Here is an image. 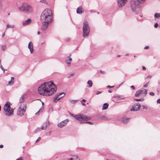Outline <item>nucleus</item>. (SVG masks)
Here are the masks:
<instances>
[{
	"instance_id": "nucleus-1",
	"label": "nucleus",
	"mask_w": 160,
	"mask_h": 160,
	"mask_svg": "<svg viewBox=\"0 0 160 160\" xmlns=\"http://www.w3.org/2000/svg\"><path fill=\"white\" fill-rule=\"evenodd\" d=\"M57 88L53 82H45L40 86L38 88V93L40 95L49 96L56 92Z\"/></svg>"
},
{
	"instance_id": "nucleus-2",
	"label": "nucleus",
	"mask_w": 160,
	"mask_h": 160,
	"mask_svg": "<svg viewBox=\"0 0 160 160\" xmlns=\"http://www.w3.org/2000/svg\"><path fill=\"white\" fill-rule=\"evenodd\" d=\"M53 18L52 11L49 9L46 8L41 13L40 20L42 22H51Z\"/></svg>"
},
{
	"instance_id": "nucleus-3",
	"label": "nucleus",
	"mask_w": 160,
	"mask_h": 160,
	"mask_svg": "<svg viewBox=\"0 0 160 160\" xmlns=\"http://www.w3.org/2000/svg\"><path fill=\"white\" fill-rule=\"evenodd\" d=\"M71 115L79 121L80 123L86 122L91 125L93 124L92 122H86L91 119V118L90 117H88L86 115H82L81 114L75 115L73 114H71Z\"/></svg>"
},
{
	"instance_id": "nucleus-4",
	"label": "nucleus",
	"mask_w": 160,
	"mask_h": 160,
	"mask_svg": "<svg viewBox=\"0 0 160 160\" xmlns=\"http://www.w3.org/2000/svg\"><path fill=\"white\" fill-rule=\"evenodd\" d=\"M18 8L19 10L28 13H31L33 11L32 7L27 3H23Z\"/></svg>"
},
{
	"instance_id": "nucleus-5",
	"label": "nucleus",
	"mask_w": 160,
	"mask_h": 160,
	"mask_svg": "<svg viewBox=\"0 0 160 160\" xmlns=\"http://www.w3.org/2000/svg\"><path fill=\"white\" fill-rule=\"evenodd\" d=\"M90 32V28L88 22L85 21L83 27V36L85 37L88 35Z\"/></svg>"
},
{
	"instance_id": "nucleus-6",
	"label": "nucleus",
	"mask_w": 160,
	"mask_h": 160,
	"mask_svg": "<svg viewBox=\"0 0 160 160\" xmlns=\"http://www.w3.org/2000/svg\"><path fill=\"white\" fill-rule=\"evenodd\" d=\"M147 94V91L144 89L139 90L136 91L135 94L136 97L141 96L142 97H145Z\"/></svg>"
},
{
	"instance_id": "nucleus-7",
	"label": "nucleus",
	"mask_w": 160,
	"mask_h": 160,
	"mask_svg": "<svg viewBox=\"0 0 160 160\" xmlns=\"http://www.w3.org/2000/svg\"><path fill=\"white\" fill-rule=\"evenodd\" d=\"M140 3L138 0H132L131 1L130 4L131 6L133 11H135L138 8L139 4Z\"/></svg>"
},
{
	"instance_id": "nucleus-8",
	"label": "nucleus",
	"mask_w": 160,
	"mask_h": 160,
	"mask_svg": "<svg viewBox=\"0 0 160 160\" xmlns=\"http://www.w3.org/2000/svg\"><path fill=\"white\" fill-rule=\"evenodd\" d=\"M12 104L10 102H7L4 106L3 110H14L15 108H12Z\"/></svg>"
},
{
	"instance_id": "nucleus-9",
	"label": "nucleus",
	"mask_w": 160,
	"mask_h": 160,
	"mask_svg": "<svg viewBox=\"0 0 160 160\" xmlns=\"http://www.w3.org/2000/svg\"><path fill=\"white\" fill-rule=\"evenodd\" d=\"M128 0H118V4L119 7H122L126 3Z\"/></svg>"
},
{
	"instance_id": "nucleus-10",
	"label": "nucleus",
	"mask_w": 160,
	"mask_h": 160,
	"mask_svg": "<svg viewBox=\"0 0 160 160\" xmlns=\"http://www.w3.org/2000/svg\"><path fill=\"white\" fill-rule=\"evenodd\" d=\"M69 121L68 119H65L59 123L58 124V126L60 128H62L67 124Z\"/></svg>"
},
{
	"instance_id": "nucleus-11",
	"label": "nucleus",
	"mask_w": 160,
	"mask_h": 160,
	"mask_svg": "<svg viewBox=\"0 0 160 160\" xmlns=\"http://www.w3.org/2000/svg\"><path fill=\"white\" fill-rule=\"evenodd\" d=\"M43 24L41 28V29L43 31L46 30L48 27V25L51 22H42Z\"/></svg>"
},
{
	"instance_id": "nucleus-12",
	"label": "nucleus",
	"mask_w": 160,
	"mask_h": 160,
	"mask_svg": "<svg viewBox=\"0 0 160 160\" xmlns=\"http://www.w3.org/2000/svg\"><path fill=\"white\" fill-rule=\"evenodd\" d=\"M65 94L64 93H59V95H57L56 96L55 99L54 100V102H57L58 100H59Z\"/></svg>"
},
{
	"instance_id": "nucleus-13",
	"label": "nucleus",
	"mask_w": 160,
	"mask_h": 160,
	"mask_svg": "<svg viewBox=\"0 0 160 160\" xmlns=\"http://www.w3.org/2000/svg\"><path fill=\"white\" fill-rule=\"evenodd\" d=\"M140 107L141 106L140 104H134L132 106V109H131V110H138L140 109Z\"/></svg>"
},
{
	"instance_id": "nucleus-14",
	"label": "nucleus",
	"mask_w": 160,
	"mask_h": 160,
	"mask_svg": "<svg viewBox=\"0 0 160 160\" xmlns=\"http://www.w3.org/2000/svg\"><path fill=\"white\" fill-rule=\"evenodd\" d=\"M13 111H4L3 114L6 115L10 116L13 114Z\"/></svg>"
},
{
	"instance_id": "nucleus-15",
	"label": "nucleus",
	"mask_w": 160,
	"mask_h": 160,
	"mask_svg": "<svg viewBox=\"0 0 160 160\" xmlns=\"http://www.w3.org/2000/svg\"><path fill=\"white\" fill-rule=\"evenodd\" d=\"M98 117L100 118L105 120H107L110 119V118H108V117L106 116V114L104 115H100Z\"/></svg>"
},
{
	"instance_id": "nucleus-16",
	"label": "nucleus",
	"mask_w": 160,
	"mask_h": 160,
	"mask_svg": "<svg viewBox=\"0 0 160 160\" xmlns=\"http://www.w3.org/2000/svg\"><path fill=\"white\" fill-rule=\"evenodd\" d=\"M28 48L29 49L31 53H32L33 51V43L31 42H30L28 43Z\"/></svg>"
},
{
	"instance_id": "nucleus-17",
	"label": "nucleus",
	"mask_w": 160,
	"mask_h": 160,
	"mask_svg": "<svg viewBox=\"0 0 160 160\" xmlns=\"http://www.w3.org/2000/svg\"><path fill=\"white\" fill-rule=\"evenodd\" d=\"M27 108V104L26 103H22L19 107L20 110H26Z\"/></svg>"
},
{
	"instance_id": "nucleus-18",
	"label": "nucleus",
	"mask_w": 160,
	"mask_h": 160,
	"mask_svg": "<svg viewBox=\"0 0 160 160\" xmlns=\"http://www.w3.org/2000/svg\"><path fill=\"white\" fill-rule=\"evenodd\" d=\"M31 21V19L30 18L28 19V20L22 23V25L23 26H25L26 25L30 24Z\"/></svg>"
},
{
	"instance_id": "nucleus-19",
	"label": "nucleus",
	"mask_w": 160,
	"mask_h": 160,
	"mask_svg": "<svg viewBox=\"0 0 160 160\" xmlns=\"http://www.w3.org/2000/svg\"><path fill=\"white\" fill-rule=\"evenodd\" d=\"M71 55L70 54V56L68 57V58L67 60H66V62H67V66H69L71 64V62L72 60V59L70 58Z\"/></svg>"
},
{
	"instance_id": "nucleus-20",
	"label": "nucleus",
	"mask_w": 160,
	"mask_h": 160,
	"mask_svg": "<svg viewBox=\"0 0 160 160\" xmlns=\"http://www.w3.org/2000/svg\"><path fill=\"white\" fill-rule=\"evenodd\" d=\"M82 6L79 7L77 10V12L78 14H81L84 11H82Z\"/></svg>"
},
{
	"instance_id": "nucleus-21",
	"label": "nucleus",
	"mask_w": 160,
	"mask_h": 160,
	"mask_svg": "<svg viewBox=\"0 0 160 160\" xmlns=\"http://www.w3.org/2000/svg\"><path fill=\"white\" fill-rule=\"evenodd\" d=\"M26 111H17V113L18 115L22 116L25 113Z\"/></svg>"
},
{
	"instance_id": "nucleus-22",
	"label": "nucleus",
	"mask_w": 160,
	"mask_h": 160,
	"mask_svg": "<svg viewBox=\"0 0 160 160\" xmlns=\"http://www.w3.org/2000/svg\"><path fill=\"white\" fill-rule=\"evenodd\" d=\"M130 119L129 118H124L122 119V122L125 123H127L128 122L129 120Z\"/></svg>"
},
{
	"instance_id": "nucleus-23",
	"label": "nucleus",
	"mask_w": 160,
	"mask_h": 160,
	"mask_svg": "<svg viewBox=\"0 0 160 160\" xmlns=\"http://www.w3.org/2000/svg\"><path fill=\"white\" fill-rule=\"evenodd\" d=\"M108 104L107 103H105L103 105L102 109L103 110L106 109L108 108Z\"/></svg>"
},
{
	"instance_id": "nucleus-24",
	"label": "nucleus",
	"mask_w": 160,
	"mask_h": 160,
	"mask_svg": "<svg viewBox=\"0 0 160 160\" xmlns=\"http://www.w3.org/2000/svg\"><path fill=\"white\" fill-rule=\"evenodd\" d=\"M72 160H80L79 158H78V156L77 155L74 156L73 158H70Z\"/></svg>"
},
{
	"instance_id": "nucleus-25",
	"label": "nucleus",
	"mask_w": 160,
	"mask_h": 160,
	"mask_svg": "<svg viewBox=\"0 0 160 160\" xmlns=\"http://www.w3.org/2000/svg\"><path fill=\"white\" fill-rule=\"evenodd\" d=\"M49 122L48 121H47L45 122H44L43 123V126H46V128L47 127V126L49 124Z\"/></svg>"
},
{
	"instance_id": "nucleus-26",
	"label": "nucleus",
	"mask_w": 160,
	"mask_h": 160,
	"mask_svg": "<svg viewBox=\"0 0 160 160\" xmlns=\"http://www.w3.org/2000/svg\"><path fill=\"white\" fill-rule=\"evenodd\" d=\"M88 84L89 87H92V83L91 80H89L88 82Z\"/></svg>"
},
{
	"instance_id": "nucleus-27",
	"label": "nucleus",
	"mask_w": 160,
	"mask_h": 160,
	"mask_svg": "<svg viewBox=\"0 0 160 160\" xmlns=\"http://www.w3.org/2000/svg\"><path fill=\"white\" fill-rule=\"evenodd\" d=\"M154 17L155 18L160 17V13H156L154 14Z\"/></svg>"
},
{
	"instance_id": "nucleus-28",
	"label": "nucleus",
	"mask_w": 160,
	"mask_h": 160,
	"mask_svg": "<svg viewBox=\"0 0 160 160\" xmlns=\"http://www.w3.org/2000/svg\"><path fill=\"white\" fill-rule=\"evenodd\" d=\"M136 101H143L144 100V98H142L140 99H135Z\"/></svg>"
},
{
	"instance_id": "nucleus-29",
	"label": "nucleus",
	"mask_w": 160,
	"mask_h": 160,
	"mask_svg": "<svg viewBox=\"0 0 160 160\" xmlns=\"http://www.w3.org/2000/svg\"><path fill=\"white\" fill-rule=\"evenodd\" d=\"M140 109H147L148 108H147L145 106L142 105Z\"/></svg>"
},
{
	"instance_id": "nucleus-30",
	"label": "nucleus",
	"mask_w": 160,
	"mask_h": 160,
	"mask_svg": "<svg viewBox=\"0 0 160 160\" xmlns=\"http://www.w3.org/2000/svg\"><path fill=\"white\" fill-rule=\"evenodd\" d=\"M42 111H38L35 113L36 115H38L41 113H42Z\"/></svg>"
},
{
	"instance_id": "nucleus-31",
	"label": "nucleus",
	"mask_w": 160,
	"mask_h": 160,
	"mask_svg": "<svg viewBox=\"0 0 160 160\" xmlns=\"http://www.w3.org/2000/svg\"><path fill=\"white\" fill-rule=\"evenodd\" d=\"M13 84V81L12 80H10L8 82V85H11Z\"/></svg>"
},
{
	"instance_id": "nucleus-32",
	"label": "nucleus",
	"mask_w": 160,
	"mask_h": 160,
	"mask_svg": "<svg viewBox=\"0 0 160 160\" xmlns=\"http://www.w3.org/2000/svg\"><path fill=\"white\" fill-rule=\"evenodd\" d=\"M40 128H37L36 130H35V133H37L38 131H40Z\"/></svg>"
},
{
	"instance_id": "nucleus-33",
	"label": "nucleus",
	"mask_w": 160,
	"mask_h": 160,
	"mask_svg": "<svg viewBox=\"0 0 160 160\" xmlns=\"http://www.w3.org/2000/svg\"><path fill=\"white\" fill-rule=\"evenodd\" d=\"M149 94L150 95L152 96H154V93L152 92H150L149 93Z\"/></svg>"
},
{
	"instance_id": "nucleus-34",
	"label": "nucleus",
	"mask_w": 160,
	"mask_h": 160,
	"mask_svg": "<svg viewBox=\"0 0 160 160\" xmlns=\"http://www.w3.org/2000/svg\"><path fill=\"white\" fill-rule=\"evenodd\" d=\"M6 47V46L5 45H3L2 47V49L4 50Z\"/></svg>"
},
{
	"instance_id": "nucleus-35",
	"label": "nucleus",
	"mask_w": 160,
	"mask_h": 160,
	"mask_svg": "<svg viewBox=\"0 0 160 160\" xmlns=\"http://www.w3.org/2000/svg\"><path fill=\"white\" fill-rule=\"evenodd\" d=\"M46 128V126H42L41 128V129H45Z\"/></svg>"
},
{
	"instance_id": "nucleus-36",
	"label": "nucleus",
	"mask_w": 160,
	"mask_h": 160,
	"mask_svg": "<svg viewBox=\"0 0 160 160\" xmlns=\"http://www.w3.org/2000/svg\"><path fill=\"white\" fill-rule=\"evenodd\" d=\"M41 2L44 3H46V1L45 0H41Z\"/></svg>"
},
{
	"instance_id": "nucleus-37",
	"label": "nucleus",
	"mask_w": 160,
	"mask_h": 160,
	"mask_svg": "<svg viewBox=\"0 0 160 160\" xmlns=\"http://www.w3.org/2000/svg\"><path fill=\"white\" fill-rule=\"evenodd\" d=\"M16 160H23V158L22 157H20L17 159Z\"/></svg>"
},
{
	"instance_id": "nucleus-38",
	"label": "nucleus",
	"mask_w": 160,
	"mask_h": 160,
	"mask_svg": "<svg viewBox=\"0 0 160 160\" xmlns=\"http://www.w3.org/2000/svg\"><path fill=\"white\" fill-rule=\"evenodd\" d=\"M148 83H149V82H148L146 84H145L143 86V87H144V88L147 87L148 86Z\"/></svg>"
},
{
	"instance_id": "nucleus-39",
	"label": "nucleus",
	"mask_w": 160,
	"mask_h": 160,
	"mask_svg": "<svg viewBox=\"0 0 160 160\" xmlns=\"http://www.w3.org/2000/svg\"><path fill=\"white\" fill-rule=\"evenodd\" d=\"M145 0H138V1L140 3H142Z\"/></svg>"
},
{
	"instance_id": "nucleus-40",
	"label": "nucleus",
	"mask_w": 160,
	"mask_h": 160,
	"mask_svg": "<svg viewBox=\"0 0 160 160\" xmlns=\"http://www.w3.org/2000/svg\"><path fill=\"white\" fill-rule=\"evenodd\" d=\"M41 140V138L40 137H39L38 138L37 140L35 142H38V141H39L40 140Z\"/></svg>"
},
{
	"instance_id": "nucleus-41",
	"label": "nucleus",
	"mask_w": 160,
	"mask_h": 160,
	"mask_svg": "<svg viewBox=\"0 0 160 160\" xmlns=\"http://www.w3.org/2000/svg\"><path fill=\"white\" fill-rule=\"evenodd\" d=\"M158 24L157 23H155L154 24V27L155 28H157L158 27Z\"/></svg>"
},
{
	"instance_id": "nucleus-42",
	"label": "nucleus",
	"mask_w": 160,
	"mask_h": 160,
	"mask_svg": "<svg viewBox=\"0 0 160 160\" xmlns=\"http://www.w3.org/2000/svg\"><path fill=\"white\" fill-rule=\"evenodd\" d=\"M74 75V73H72L69 76H68V78H70V77H72V76H73Z\"/></svg>"
},
{
	"instance_id": "nucleus-43",
	"label": "nucleus",
	"mask_w": 160,
	"mask_h": 160,
	"mask_svg": "<svg viewBox=\"0 0 160 160\" xmlns=\"http://www.w3.org/2000/svg\"><path fill=\"white\" fill-rule=\"evenodd\" d=\"M114 87V86H107V88H113Z\"/></svg>"
},
{
	"instance_id": "nucleus-44",
	"label": "nucleus",
	"mask_w": 160,
	"mask_h": 160,
	"mask_svg": "<svg viewBox=\"0 0 160 160\" xmlns=\"http://www.w3.org/2000/svg\"><path fill=\"white\" fill-rule=\"evenodd\" d=\"M152 77V76H150V75H149L146 78H151Z\"/></svg>"
},
{
	"instance_id": "nucleus-45",
	"label": "nucleus",
	"mask_w": 160,
	"mask_h": 160,
	"mask_svg": "<svg viewBox=\"0 0 160 160\" xmlns=\"http://www.w3.org/2000/svg\"><path fill=\"white\" fill-rule=\"evenodd\" d=\"M131 87L133 89L135 90V88L134 86H131Z\"/></svg>"
},
{
	"instance_id": "nucleus-46",
	"label": "nucleus",
	"mask_w": 160,
	"mask_h": 160,
	"mask_svg": "<svg viewBox=\"0 0 160 160\" xmlns=\"http://www.w3.org/2000/svg\"><path fill=\"white\" fill-rule=\"evenodd\" d=\"M157 102L158 103H160V98L157 100Z\"/></svg>"
},
{
	"instance_id": "nucleus-47",
	"label": "nucleus",
	"mask_w": 160,
	"mask_h": 160,
	"mask_svg": "<svg viewBox=\"0 0 160 160\" xmlns=\"http://www.w3.org/2000/svg\"><path fill=\"white\" fill-rule=\"evenodd\" d=\"M100 72L102 74H104L105 73V72L104 71H102L101 70H100Z\"/></svg>"
},
{
	"instance_id": "nucleus-48",
	"label": "nucleus",
	"mask_w": 160,
	"mask_h": 160,
	"mask_svg": "<svg viewBox=\"0 0 160 160\" xmlns=\"http://www.w3.org/2000/svg\"><path fill=\"white\" fill-rule=\"evenodd\" d=\"M149 48V47L148 46H146L144 47L145 49H148Z\"/></svg>"
},
{
	"instance_id": "nucleus-49",
	"label": "nucleus",
	"mask_w": 160,
	"mask_h": 160,
	"mask_svg": "<svg viewBox=\"0 0 160 160\" xmlns=\"http://www.w3.org/2000/svg\"><path fill=\"white\" fill-rule=\"evenodd\" d=\"M101 92H100V91H98L96 92V94H97V95L98 94L101 93Z\"/></svg>"
},
{
	"instance_id": "nucleus-50",
	"label": "nucleus",
	"mask_w": 160,
	"mask_h": 160,
	"mask_svg": "<svg viewBox=\"0 0 160 160\" xmlns=\"http://www.w3.org/2000/svg\"><path fill=\"white\" fill-rule=\"evenodd\" d=\"M142 69L143 70H145L146 69L145 67L144 66H143Z\"/></svg>"
},
{
	"instance_id": "nucleus-51",
	"label": "nucleus",
	"mask_w": 160,
	"mask_h": 160,
	"mask_svg": "<svg viewBox=\"0 0 160 160\" xmlns=\"http://www.w3.org/2000/svg\"><path fill=\"white\" fill-rule=\"evenodd\" d=\"M14 79V78L13 77H12L11 78V80H12V81H13Z\"/></svg>"
},
{
	"instance_id": "nucleus-52",
	"label": "nucleus",
	"mask_w": 160,
	"mask_h": 160,
	"mask_svg": "<svg viewBox=\"0 0 160 160\" xmlns=\"http://www.w3.org/2000/svg\"><path fill=\"white\" fill-rule=\"evenodd\" d=\"M2 8V6L1 5V3L0 2V9H1Z\"/></svg>"
},
{
	"instance_id": "nucleus-53",
	"label": "nucleus",
	"mask_w": 160,
	"mask_h": 160,
	"mask_svg": "<svg viewBox=\"0 0 160 160\" xmlns=\"http://www.w3.org/2000/svg\"><path fill=\"white\" fill-rule=\"evenodd\" d=\"M3 145H0V148H3Z\"/></svg>"
},
{
	"instance_id": "nucleus-54",
	"label": "nucleus",
	"mask_w": 160,
	"mask_h": 160,
	"mask_svg": "<svg viewBox=\"0 0 160 160\" xmlns=\"http://www.w3.org/2000/svg\"><path fill=\"white\" fill-rule=\"evenodd\" d=\"M10 27V26L9 25H7V28H9Z\"/></svg>"
},
{
	"instance_id": "nucleus-55",
	"label": "nucleus",
	"mask_w": 160,
	"mask_h": 160,
	"mask_svg": "<svg viewBox=\"0 0 160 160\" xmlns=\"http://www.w3.org/2000/svg\"><path fill=\"white\" fill-rule=\"evenodd\" d=\"M4 36H5V32L2 35V37H3Z\"/></svg>"
},
{
	"instance_id": "nucleus-56",
	"label": "nucleus",
	"mask_w": 160,
	"mask_h": 160,
	"mask_svg": "<svg viewBox=\"0 0 160 160\" xmlns=\"http://www.w3.org/2000/svg\"><path fill=\"white\" fill-rule=\"evenodd\" d=\"M86 100L84 99H83L82 100V101H83V102H86Z\"/></svg>"
},
{
	"instance_id": "nucleus-57",
	"label": "nucleus",
	"mask_w": 160,
	"mask_h": 160,
	"mask_svg": "<svg viewBox=\"0 0 160 160\" xmlns=\"http://www.w3.org/2000/svg\"><path fill=\"white\" fill-rule=\"evenodd\" d=\"M40 34V32L39 31L38 32V34Z\"/></svg>"
},
{
	"instance_id": "nucleus-58",
	"label": "nucleus",
	"mask_w": 160,
	"mask_h": 160,
	"mask_svg": "<svg viewBox=\"0 0 160 160\" xmlns=\"http://www.w3.org/2000/svg\"><path fill=\"white\" fill-rule=\"evenodd\" d=\"M82 105L83 106H85V104L84 103L82 102Z\"/></svg>"
},
{
	"instance_id": "nucleus-59",
	"label": "nucleus",
	"mask_w": 160,
	"mask_h": 160,
	"mask_svg": "<svg viewBox=\"0 0 160 160\" xmlns=\"http://www.w3.org/2000/svg\"><path fill=\"white\" fill-rule=\"evenodd\" d=\"M108 92L110 93H111L112 92L110 90H108Z\"/></svg>"
},
{
	"instance_id": "nucleus-60",
	"label": "nucleus",
	"mask_w": 160,
	"mask_h": 160,
	"mask_svg": "<svg viewBox=\"0 0 160 160\" xmlns=\"http://www.w3.org/2000/svg\"><path fill=\"white\" fill-rule=\"evenodd\" d=\"M68 160H72V159H70V158H69V159H68Z\"/></svg>"
},
{
	"instance_id": "nucleus-61",
	"label": "nucleus",
	"mask_w": 160,
	"mask_h": 160,
	"mask_svg": "<svg viewBox=\"0 0 160 160\" xmlns=\"http://www.w3.org/2000/svg\"><path fill=\"white\" fill-rule=\"evenodd\" d=\"M117 57H121V56L120 55H118L117 56Z\"/></svg>"
},
{
	"instance_id": "nucleus-62",
	"label": "nucleus",
	"mask_w": 160,
	"mask_h": 160,
	"mask_svg": "<svg viewBox=\"0 0 160 160\" xmlns=\"http://www.w3.org/2000/svg\"><path fill=\"white\" fill-rule=\"evenodd\" d=\"M0 110H1V106L0 105Z\"/></svg>"
},
{
	"instance_id": "nucleus-63",
	"label": "nucleus",
	"mask_w": 160,
	"mask_h": 160,
	"mask_svg": "<svg viewBox=\"0 0 160 160\" xmlns=\"http://www.w3.org/2000/svg\"><path fill=\"white\" fill-rule=\"evenodd\" d=\"M106 160H108V159H106Z\"/></svg>"
}]
</instances>
